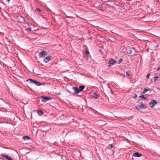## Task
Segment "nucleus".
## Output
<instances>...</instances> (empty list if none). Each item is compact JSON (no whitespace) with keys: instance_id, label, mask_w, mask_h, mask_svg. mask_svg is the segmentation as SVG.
<instances>
[{"instance_id":"obj_26","label":"nucleus","mask_w":160,"mask_h":160,"mask_svg":"<svg viewBox=\"0 0 160 160\" xmlns=\"http://www.w3.org/2000/svg\"><path fill=\"white\" fill-rule=\"evenodd\" d=\"M150 76V73H148L146 76V78H149V77Z\"/></svg>"},{"instance_id":"obj_19","label":"nucleus","mask_w":160,"mask_h":160,"mask_svg":"<svg viewBox=\"0 0 160 160\" xmlns=\"http://www.w3.org/2000/svg\"><path fill=\"white\" fill-rule=\"evenodd\" d=\"M159 78V77L158 76H156V77H154L153 78L154 80L155 81H156Z\"/></svg>"},{"instance_id":"obj_17","label":"nucleus","mask_w":160,"mask_h":160,"mask_svg":"<svg viewBox=\"0 0 160 160\" xmlns=\"http://www.w3.org/2000/svg\"><path fill=\"white\" fill-rule=\"evenodd\" d=\"M149 91V90L148 89L145 88L144 89V91H143L142 93L143 94H145L147 91Z\"/></svg>"},{"instance_id":"obj_27","label":"nucleus","mask_w":160,"mask_h":160,"mask_svg":"<svg viewBox=\"0 0 160 160\" xmlns=\"http://www.w3.org/2000/svg\"><path fill=\"white\" fill-rule=\"evenodd\" d=\"M56 94L57 95H60L61 94V92H56Z\"/></svg>"},{"instance_id":"obj_8","label":"nucleus","mask_w":160,"mask_h":160,"mask_svg":"<svg viewBox=\"0 0 160 160\" xmlns=\"http://www.w3.org/2000/svg\"><path fill=\"white\" fill-rule=\"evenodd\" d=\"M51 59V57L50 56H48L44 59L43 61L45 63H47Z\"/></svg>"},{"instance_id":"obj_13","label":"nucleus","mask_w":160,"mask_h":160,"mask_svg":"<svg viewBox=\"0 0 160 160\" xmlns=\"http://www.w3.org/2000/svg\"><path fill=\"white\" fill-rule=\"evenodd\" d=\"M22 139H24V140H29L30 139V137L28 136H23L22 137Z\"/></svg>"},{"instance_id":"obj_33","label":"nucleus","mask_w":160,"mask_h":160,"mask_svg":"<svg viewBox=\"0 0 160 160\" xmlns=\"http://www.w3.org/2000/svg\"><path fill=\"white\" fill-rule=\"evenodd\" d=\"M110 91H111V93H112V94H113V92H112V90H110Z\"/></svg>"},{"instance_id":"obj_21","label":"nucleus","mask_w":160,"mask_h":160,"mask_svg":"<svg viewBox=\"0 0 160 160\" xmlns=\"http://www.w3.org/2000/svg\"><path fill=\"white\" fill-rule=\"evenodd\" d=\"M126 74L128 76H130L131 74V72L130 71L127 72H126Z\"/></svg>"},{"instance_id":"obj_32","label":"nucleus","mask_w":160,"mask_h":160,"mask_svg":"<svg viewBox=\"0 0 160 160\" xmlns=\"http://www.w3.org/2000/svg\"><path fill=\"white\" fill-rule=\"evenodd\" d=\"M72 18V17H68V16L66 18Z\"/></svg>"},{"instance_id":"obj_4","label":"nucleus","mask_w":160,"mask_h":160,"mask_svg":"<svg viewBox=\"0 0 160 160\" xmlns=\"http://www.w3.org/2000/svg\"><path fill=\"white\" fill-rule=\"evenodd\" d=\"M47 54L48 53L46 51L43 50L40 52L39 56L40 58L44 57L45 56L47 55Z\"/></svg>"},{"instance_id":"obj_10","label":"nucleus","mask_w":160,"mask_h":160,"mask_svg":"<svg viewBox=\"0 0 160 160\" xmlns=\"http://www.w3.org/2000/svg\"><path fill=\"white\" fill-rule=\"evenodd\" d=\"M72 88L74 91V93L76 94H78L80 92V90L77 87H74Z\"/></svg>"},{"instance_id":"obj_25","label":"nucleus","mask_w":160,"mask_h":160,"mask_svg":"<svg viewBox=\"0 0 160 160\" xmlns=\"http://www.w3.org/2000/svg\"><path fill=\"white\" fill-rule=\"evenodd\" d=\"M123 60L122 58H120L119 60L118 61V63L119 64Z\"/></svg>"},{"instance_id":"obj_11","label":"nucleus","mask_w":160,"mask_h":160,"mask_svg":"<svg viewBox=\"0 0 160 160\" xmlns=\"http://www.w3.org/2000/svg\"><path fill=\"white\" fill-rule=\"evenodd\" d=\"M92 96L95 99H98L99 98V96L96 93L94 92L92 94Z\"/></svg>"},{"instance_id":"obj_18","label":"nucleus","mask_w":160,"mask_h":160,"mask_svg":"<svg viewBox=\"0 0 160 160\" xmlns=\"http://www.w3.org/2000/svg\"><path fill=\"white\" fill-rule=\"evenodd\" d=\"M1 156L3 157V158H6V157L7 156V155H5V154H1Z\"/></svg>"},{"instance_id":"obj_2","label":"nucleus","mask_w":160,"mask_h":160,"mask_svg":"<svg viewBox=\"0 0 160 160\" xmlns=\"http://www.w3.org/2000/svg\"><path fill=\"white\" fill-rule=\"evenodd\" d=\"M39 98L41 99L42 102L44 103L46 102L48 100H50L52 99V98L47 96H41L39 97Z\"/></svg>"},{"instance_id":"obj_35","label":"nucleus","mask_w":160,"mask_h":160,"mask_svg":"<svg viewBox=\"0 0 160 160\" xmlns=\"http://www.w3.org/2000/svg\"><path fill=\"white\" fill-rule=\"evenodd\" d=\"M8 2H9L10 0H7Z\"/></svg>"},{"instance_id":"obj_3","label":"nucleus","mask_w":160,"mask_h":160,"mask_svg":"<svg viewBox=\"0 0 160 160\" xmlns=\"http://www.w3.org/2000/svg\"><path fill=\"white\" fill-rule=\"evenodd\" d=\"M135 108L137 110L139 109H143L147 108V106L146 105L144 104L143 102H141L140 103V105H138V106H135Z\"/></svg>"},{"instance_id":"obj_29","label":"nucleus","mask_w":160,"mask_h":160,"mask_svg":"<svg viewBox=\"0 0 160 160\" xmlns=\"http://www.w3.org/2000/svg\"><path fill=\"white\" fill-rule=\"evenodd\" d=\"M114 147V146L112 144L110 145V149H111L112 148H113Z\"/></svg>"},{"instance_id":"obj_23","label":"nucleus","mask_w":160,"mask_h":160,"mask_svg":"<svg viewBox=\"0 0 160 160\" xmlns=\"http://www.w3.org/2000/svg\"><path fill=\"white\" fill-rule=\"evenodd\" d=\"M132 97L133 98L136 99V98L137 97V95L136 94H135L133 95L132 96Z\"/></svg>"},{"instance_id":"obj_9","label":"nucleus","mask_w":160,"mask_h":160,"mask_svg":"<svg viewBox=\"0 0 160 160\" xmlns=\"http://www.w3.org/2000/svg\"><path fill=\"white\" fill-rule=\"evenodd\" d=\"M132 155L133 156L137 157H140L142 156V155L141 154L139 153L138 152L134 153Z\"/></svg>"},{"instance_id":"obj_24","label":"nucleus","mask_w":160,"mask_h":160,"mask_svg":"<svg viewBox=\"0 0 160 160\" xmlns=\"http://www.w3.org/2000/svg\"><path fill=\"white\" fill-rule=\"evenodd\" d=\"M132 52V51L131 50H129L127 51V53L128 54H130Z\"/></svg>"},{"instance_id":"obj_31","label":"nucleus","mask_w":160,"mask_h":160,"mask_svg":"<svg viewBox=\"0 0 160 160\" xmlns=\"http://www.w3.org/2000/svg\"><path fill=\"white\" fill-rule=\"evenodd\" d=\"M99 7H100V8H102V4H101V5H100Z\"/></svg>"},{"instance_id":"obj_28","label":"nucleus","mask_w":160,"mask_h":160,"mask_svg":"<svg viewBox=\"0 0 160 160\" xmlns=\"http://www.w3.org/2000/svg\"><path fill=\"white\" fill-rule=\"evenodd\" d=\"M36 9L38 11H39L40 12H42V10H41L39 8H36Z\"/></svg>"},{"instance_id":"obj_22","label":"nucleus","mask_w":160,"mask_h":160,"mask_svg":"<svg viewBox=\"0 0 160 160\" xmlns=\"http://www.w3.org/2000/svg\"><path fill=\"white\" fill-rule=\"evenodd\" d=\"M31 29L32 28L29 27L28 28H27L26 29L28 31H31Z\"/></svg>"},{"instance_id":"obj_30","label":"nucleus","mask_w":160,"mask_h":160,"mask_svg":"<svg viewBox=\"0 0 160 160\" xmlns=\"http://www.w3.org/2000/svg\"><path fill=\"white\" fill-rule=\"evenodd\" d=\"M160 70V67H159V68H158L157 69V71H159Z\"/></svg>"},{"instance_id":"obj_7","label":"nucleus","mask_w":160,"mask_h":160,"mask_svg":"<svg viewBox=\"0 0 160 160\" xmlns=\"http://www.w3.org/2000/svg\"><path fill=\"white\" fill-rule=\"evenodd\" d=\"M158 103L157 101L154 100H152L149 103L151 108H152L155 104Z\"/></svg>"},{"instance_id":"obj_15","label":"nucleus","mask_w":160,"mask_h":160,"mask_svg":"<svg viewBox=\"0 0 160 160\" xmlns=\"http://www.w3.org/2000/svg\"><path fill=\"white\" fill-rule=\"evenodd\" d=\"M38 113L39 115L41 116V115H42L43 113V112L42 111L40 110L39 111H38Z\"/></svg>"},{"instance_id":"obj_37","label":"nucleus","mask_w":160,"mask_h":160,"mask_svg":"<svg viewBox=\"0 0 160 160\" xmlns=\"http://www.w3.org/2000/svg\"><path fill=\"white\" fill-rule=\"evenodd\" d=\"M66 21H68V20H66Z\"/></svg>"},{"instance_id":"obj_34","label":"nucleus","mask_w":160,"mask_h":160,"mask_svg":"<svg viewBox=\"0 0 160 160\" xmlns=\"http://www.w3.org/2000/svg\"><path fill=\"white\" fill-rule=\"evenodd\" d=\"M158 45H157L155 46V47L156 48H158Z\"/></svg>"},{"instance_id":"obj_1","label":"nucleus","mask_w":160,"mask_h":160,"mask_svg":"<svg viewBox=\"0 0 160 160\" xmlns=\"http://www.w3.org/2000/svg\"><path fill=\"white\" fill-rule=\"evenodd\" d=\"M27 82H29L32 84L34 83L37 86H40L42 85L41 83L38 81L35 80H33L32 79H29L26 80Z\"/></svg>"},{"instance_id":"obj_14","label":"nucleus","mask_w":160,"mask_h":160,"mask_svg":"<svg viewBox=\"0 0 160 160\" xmlns=\"http://www.w3.org/2000/svg\"><path fill=\"white\" fill-rule=\"evenodd\" d=\"M138 97L139 98H142L144 100H147V98L146 97H145L143 95H141L140 96H139Z\"/></svg>"},{"instance_id":"obj_12","label":"nucleus","mask_w":160,"mask_h":160,"mask_svg":"<svg viewBox=\"0 0 160 160\" xmlns=\"http://www.w3.org/2000/svg\"><path fill=\"white\" fill-rule=\"evenodd\" d=\"M85 88V86H84L81 85V86H80L79 87L78 89H79V90H80V91H83V90Z\"/></svg>"},{"instance_id":"obj_5","label":"nucleus","mask_w":160,"mask_h":160,"mask_svg":"<svg viewBox=\"0 0 160 160\" xmlns=\"http://www.w3.org/2000/svg\"><path fill=\"white\" fill-rule=\"evenodd\" d=\"M117 62L115 60H114L113 59L111 58L109 61L108 63L109 64V65H108V67H110L113 64H116Z\"/></svg>"},{"instance_id":"obj_6","label":"nucleus","mask_w":160,"mask_h":160,"mask_svg":"<svg viewBox=\"0 0 160 160\" xmlns=\"http://www.w3.org/2000/svg\"><path fill=\"white\" fill-rule=\"evenodd\" d=\"M17 19L18 20V21L20 23H22L24 22H26L25 19L23 17L21 16H18L17 17Z\"/></svg>"},{"instance_id":"obj_20","label":"nucleus","mask_w":160,"mask_h":160,"mask_svg":"<svg viewBox=\"0 0 160 160\" xmlns=\"http://www.w3.org/2000/svg\"><path fill=\"white\" fill-rule=\"evenodd\" d=\"M85 54L86 56H88L89 55V52L88 51L86 50L85 52Z\"/></svg>"},{"instance_id":"obj_36","label":"nucleus","mask_w":160,"mask_h":160,"mask_svg":"<svg viewBox=\"0 0 160 160\" xmlns=\"http://www.w3.org/2000/svg\"><path fill=\"white\" fill-rule=\"evenodd\" d=\"M77 96H80V95H78ZM80 96H81V95H80Z\"/></svg>"},{"instance_id":"obj_16","label":"nucleus","mask_w":160,"mask_h":160,"mask_svg":"<svg viewBox=\"0 0 160 160\" xmlns=\"http://www.w3.org/2000/svg\"><path fill=\"white\" fill-rule=\"evenodd\" d=\"M6 159L8 160H13V159L11 158L8 155H7V157H6Z\"/></svg>"}]
</instances>
